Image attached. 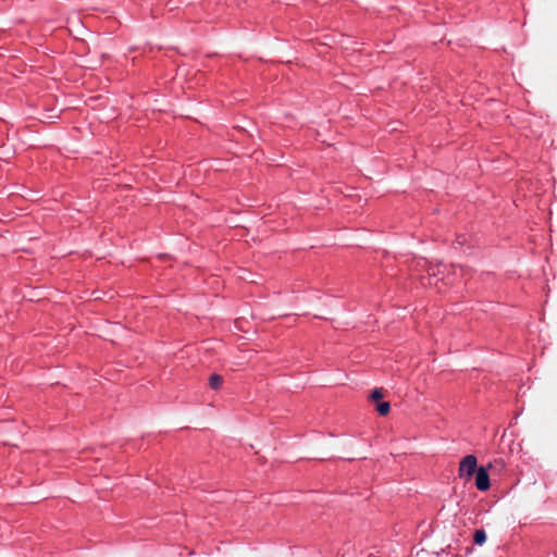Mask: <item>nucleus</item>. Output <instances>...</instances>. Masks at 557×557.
<instances>
[{"mask_svg": "<svg viewBox=\"0 0 557 557\" xmlns=\"http://www.w3.org/2000/svg\"><path fill=\"white\" fill-rule=\"evenodd\" d=\"M476 469V458L473 455L466 456L459 466V475L461 478H471Z\"/></svg>", "mask_w": 557, "mask_h": 557, "instance_id": "f257e3e1", "label": "nucleus"}, {"mask_svg": "<svg viewBox=\"0 0 557 557\" xmlns=\"http://www.w3.org/2000/svg\"><path fill=\"white\" fill-rule=\"evenodd\" d=\"M475 486L479 491H486L490 488V476L484 468L476 471Z\"/></svg>", "mask_w": 557, "mask_h": 557, "instance_id": "f03ea898", "label": "nucleus"}, {"mask_svg": "<svg viewBox=\"0 0 557 557\" xmlns=\"http://www.w3.org/2000/svg\"><path fill=\"white\" fill-rule=\"evenodd\" d=\"M223 383V379L221 375L212 374L209 379V385L212 389H218L221 387Z\"/></svg>", "mask_w": 557, "mask_h": 557, "instance_id": "7ed1b4c3", "label": "nucleus"}, {"mask_svg": "<svg viewBox=\"0 0 557 557\" xmlns=\"http://www.w3.org/2000/svg\"><path fill=\"white\" fill-rule=\"evenodd\" d=\"M473 541L476 545H483L486 541V534L484 530H476L473 536Z\"/></svg>", "mask_w": 557, "mask_h": 557, "instance_id": "20e7f679", "label": "nucleus"}, {"mask_svg": "<svg viewBox=\"0 0 557 557\" xmlns=\"http://www.w3.org/2000/svg\"><path fill=\"white\" fill-rule=\"evenodd\" d=\"M389 410H391V405L387 401H382V403L377 404V406H376V411L381 416H386L389 412Z\"/></svg>", "mask_w": 557, "mask_h": 557, "instance_id": "39448f33", "label": "nucleus"}, {"mask_svg": "<svg viewBox=\"0 0 557 557\" xmlns=\"http://www.w3.org/2000/svg\"><path fill=\"white\" fill-rule=\"evenodd\" d=\"M383 397V394H382V391L379 389V388H375L372 393H371V399L372 400H379Z\"/></svg>", "mask_w": 557, "mask_h": 557, "instance_id": "423d86ee", "label": "nucleus"}, {"mask_svg": "<svg viewBox=\"0 0 557 557\" xmlns=\"http://www.w3.org/2000/svg\"><path fill=\"white\" fill-rule=\"evenodd\" d=\"M458 271H459L461 274H463V272H465V270H463V268H462V267H459V268H458ZM456 272H457V269H455V273H456Z\"/></svg>", "mask_w": 557, "mask_h": 557, "instance_id": "0eeeda50", "label": "nucleus"}]
</instances>
